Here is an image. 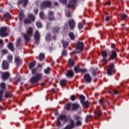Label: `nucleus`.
Segmentation results:
<instances>
[{
    "label": "nucleus",
    "instance_id": "nucleus-1",
    "mask_svg": "<svg viewBox=\"0 0 129 129\" xmlns=\"http://www.w3.org/2000/svg\"><path fill=\"white\" fill-rule=\"evenodd\" d=\"M43 78V75L41 73H37L30 79V82L35 83L38 82L39 80H41Z\"/></svg>",
    "mask_w": 129,
    "mask_h": 129
},
{
    "label": "nucleus",
    "instance_id": "nucleus-2",
    "mask_svg": "<svg viewBox=\"0 0 129 129\" xmlns=\"http://www.w3.org/2000/svg\"><path fill=\"white\" fill-rule=\"evenodd\" d=\"M27 33L28 34H24L23 37H24L26 42H29V41H30V39L31 38V35H32V34H33V28H32V27L28 28Z\"/></svg>",
    "mask_w": 129,
    "mask_h": 129
},
{
    "label": "nucleus",
    "instance_id": "nucleus-3",
    "mask_svg": "<svg viewBox=\"0 0 129 129\" xmlns=\"http://www.w3.org/2000/svg\"><path fill=\"white\" fill-rule=\"evenodd\" d=\"M83 48H84V44L83 42H78L76 45V53H81V52L83 51Z\"/></svg>",
    "mask_w": 129,
    "mask_h": 129
},
{
    "label": "nucleus",
    "instance_id": "nucleus-4",
    "mask_svg": "<svg viewBox=\"0 0 129 129\" xmlns=\"http://www.w3.org/2000/svg\"><path fill=\"white\" fill-rule=\"evenodd\" d=\"M107 73L109 76L112 75V74H114V73H115L114 64H113L112 63L109 66L107 71Z\"/></svg>",
    "mask_w": 129,
    "mask_h": 129
},
{
    "label": "nucleus",
    "instance_id": "nucleus-5",
    "mask_svg": "<svg viewBox=\"0 0 129 129\" xmlns=\"http://www.w3.org/2000/svg\"><path fill=\"white\" fill-rule=\"evenodd\" d=\"M75 119L76 120V126H80L82 125V118L80 116L76 115L75 116Z\"/></svg>",
    "mask_w": 129,
    "mask_h": 129
},
{
    "label": "nucleus",
    "instance_id": "nucleus-6",
    "mask_svg": "<svg viewBox=\"0 0 129 129\" xmlns=\"http://www.w3.org/2000/svg\"><path fill=\"white\" fill-rule=\"evenodd\" d=\"M0 36L1 37H7L8 36V28L6 27L0 29Z\"/></svg>",
    "mask_w": 129,
    "mask_h": 129
},
{
    "label": "nucleus",
    "instance_id": "nucleus-7",
    "mask_svg": "<svg viewBox=\"0 0 129 129\" xmlns=\"http://www.w3.org/2000/svg\"><path fill=\"white\" fill-rule=\"evenodd\" d=\"M50 7H51V2L50 1H45L41 3L40 9L43 10L44 9H47V8H50Z\"/></svg>",
    "mask_w": 129,
    "mask_h": 129
},
{
    "label": "nucleus",
    "instance_id": "nucleus-8",
    "mask_svg": "<svg viewBox=\"0 0 129 129\" xmlns=\"http://www.w3.org/2000/svg\"><path fill=\"white\" fill-rule=\"evenodd\" d=\"M33 21H35V16L32 14H29L28 18L24 20V24H30V23Z\"/></svg>",
    "mask_w": 129,
    "mask_h": 129
},
{
    "label": "nucleus",
    "instance_id": "nucleus-9",
    "mask_svg": "<svg viewBox=\"0 0 129 129\" xmlns=\"http://www.w3.org/2000/svg\"><path fill=\"white\" fill-rule=\"evenodd\" d=\"M6 84L5 83H2L0 84V88L2 89V90L0 91V101L2 100L3 98V94L4 93V91L6 90Z\"/></svg>",
    "mask_w": 129,
    "mask_h": 129
},
{
    "label": "nucleus",
    "instance_id": "nucleus-10",
    "mask_svg": "<svg viewBox=\"0 0 129 129\" xmlns=\"http://www.w3.org/2000/svg\"><path fill=\"white\" fill-rule=\"evenodd\" d=\"M102 56L103 57L102 61L103 63L105 64L107 63V60L106 59V58L107 57V53H106V51L104 50L101 52Z\"/></svg>",
    "mask_w": 129,
    "mask_h": 129
},
{
    "label": "nucleus",
    "instance_id": "nucleus-11",
    "mask_svg": "<svg viewBox=\"0 0 129 129\" xmlns=\"http://www.w3.org/2000/svg\"><path fill=\"white\" fill-rule=\"evenodd\" d=\"M55 19L54 17V12L53 11H49L48 13V20L49 21H53Z\"/></svg>",
    "mask_w": 129,
    "mask_h": 129
},
{
    "label": "nucleus",
    "instance_id": "nucleus-12",
    "mask_svg": "<svg viewBox=\"0 0 129 129\" xmlns=\"http://www.w3.org/2000/svg\"><path fill=\"white\" fill-rule=\"evenodd\" d=\"M68 24L70 26L71 30H73L75 28V21L73 19H71L68 21Z\"/></svg>",
    "mask_w": 129,
    "mask_h": 129
},
{
    "label": "nucleus",
    "instance_id": "nucleus-13",
    "mask_svg": "<svg viewBox=\"0 0 129 129\" xmlns=\"http://www.w3.org/2000/svg\"><path fill=\"white\" fill-rule=\"evenodd\" d=\"M77 3V0L70 1L68 4L69 8H75V7H76Z\"/></svg>",
    "mask_w": 129,
    "mask_h": 129
},
{
    "label": "nucleus",
    "instance_id": "nucleus-14",
    "mask_svg": "<svg viewBox=\"0 0 129 129\" xmlns=\"http://www.w3.org/2000/svg\"><path fill=\"white\" fill-rule=\"evenodd\" d=\"M75 73H79V72H81V73H85V72H87V70L85 69H79L77 67H75Z\"/></svg>",
    "mask_w": 129,
    "mask_h": 129
},
{
    "label": "nucleus",
    "instance_id": "nucleus-15",
    "mask_svg": "<svg viewBox=\"0 0 129 129\" xmlns=\"http://www.w3.org/2000/svg\"><path fill=\"white\" fill-rule=\"evenodd\" d=\"M58 118L60 120H63V121H64V122H67V121H68V120H69V118H70V116L66 117V115L61 114L59 116Z\"/></svg>",
    "mask_w": 129,
    "mask_h": 129
},
{
    "label": "nucleus",
    "instance_id": "nucleus-16",
    "mask_svg": "<svg viewBox=\"0 0 129 129\" xmlns=\"http://www.w3.org/2000/svg\"><path fill=\"white\" fill-rule=\"evenodd\" d=\"M85 78V80L86 81V82H88L89 83V82H91L92 81V78H91V76H90V75L88 74H86L84 76Z\"/></svg>",
    "mask_w": 129,
    "mask_h": 129
},
{
    "label": "nucleus",
    "instance_id": "nucleus-17",
    "mask_svg": "<svg viewBox=\"0 0 129 129\" xmlns=\"http://www.w3.org/2000/svg\"><path fill=\"white\" fill-rule=\"evenodd\" d=\"M2 68L3 69H4L5 70H7V69H9V63L7 60H3L2 62Z\"/></svg>",
    "mask_w": 129,
    "mask_h": 129
},
{
    "label": "nucleus",
    "instance_id": "nucleus-18",
    "mask_svg": "<svg viewBox=\"0 0 129 129\" xmlns=\"http://www.w3.org/2000/svg\"><path fill=\"white\" fill-rule=\"evenodd\" d=\"M34 39L35 40V43L38 44L39 40L40 39V33H39L38 31H36L35 34L34 35Z\"/></svg>",
    "mask_w": 129,
    "mask_h": 129
},
{
    "label": "nucleus",
    "instance_id": "nucleus-19",
    "mask_svg": "<svg viewBox=\"0 0 129 129\" xmlns=\"http://www.w3.org/2000/svg\"><path fill=\"white\" fill-rule=\"evenodd\" d=\"M116 57H117L116 53L114 51L112 50L110 54V59H111V60H114Z\"/></svg>",
    "mask_w": 129,
    "mask_h": 129
},
{
    "label": "nucleus",
    "instance_id": "nucleus-20",
    "mask_svg": "<svg viewBox=\"0 0 129 129\" xmlns=\"http://www.w3.org/2000/svg\"><path fill=\"white\" fill-rule=\"evenodd\" d=\"M101 114H102L101 110H99V109L98 108L95 112V118H98V117H99V116H100Z\"/></svg>",
    "mask_w": 129,
    "mask_h": 129
},
{
    "label": "nucleus",
    "instance_id": "nucleus-21",
    "mask_svg": "<svg viewBox=\"0 0 129 129\" xmlns=\"http://www.w3.org/2000/svg\"><path fill=\"white\" fill-rule=\"evenodd\" d=\"M10 76V73L9 72H5L2 75V79L3 80H7Z\"/></svg>",
    "mask_w": 129,
    "mask_h": 129
},
{
    "label": "nucleus",
    "instance_id": "nucleus-22",
    "mask_svg": "<svg viewBox=\"0 0 129 129\" xmlns=\"http://www.w3.org/2000/svg\"><path fill=\"white\" fill-rule=\"evenodd\" d=\"M66 76L67 77H69V78H72L74 76V73L71 70L69 71L66 74Z\"/></svg>",
    "mask_w": 129,
    "mask_h": 129
},
{
    "label": "nucleus",
    "instance_id": "nucleus-23",
    "mask_svg": "<svg viewBox=\"0 0 129 129\" xmlns=\"http://www.w3.org/2000/svg\"><path fill=\"white\" fill-rule=\"evenodd\" d=\"M79 107V104L76 103L72 104V109L73 110H76Z\"/></svg>",
    "mask_w": 129,
    "mask_h": 129
},
{
    "label": "nucleus",
    "instance_id": "nucleus-24",
    "mask_svg": "<svg viewBox=\"0 0 129 129\" xmlns=\"http://www.w3.org/2000/svg\"><path fill=\"white\" fill-rule=\"evenodd\" d=\"M22 39L21 38H18L17 39V41L16 42V46L17 47H18V48H19V47H22V44L21 42Z\"/></svg>",
    "mask_w": 129,
    "mask_h": 129
},
{
    "label": "nucleus",
    "instance_id": "nucleus-25",
    "mask_svg": "<svg viewBox=\"0 0 129 129\" xmlns=\"http://www.w3.org/2000/svg\"><path fill=\"white\" fill-rule=\"evenodd\" d=\"M19 4V5L23 4V7H25L26 5H28V0H20Z\"/></svg>",
    "mask_w": 129,
    "mask_h": 129
},
{
    "label": "nucleus",
    "instance_id": "nucleus-26",
    "mask_svg": "<svg viewBox=\"0 0 129 129\" xmlns=\"http://www.w3.org/2000/svg\"><path fill=\"white\" fill-rule=\"evenodd\" d=\"M15 61L16 62L17 65H20V64H22V60L19 57H15Z\"/></svg>",
    "mask_w": 129,
    "mask_h": 129
},
{
    "label": "nucleus",
    "instance_id": "nucleus-27",
    "mask_svg": "<svg viewBox=\"0 0 129 129\" xmlns=\"http://www.w3.org/2000/svg\"><path fill=\"white\" fill-rule=\"evenodd\" d=\"M24 11L23 10H21L20 11V14H19V19L20 21H22L23 19H24Z\"/></svg>",
    "mask_w": 129,
    "mask_h": 129
},
{
    "label": "nucleus",
    "instance_id": "nucleus-28",
    "mask_svg": "<svg viewBox=\"0 0 129 129\" xmlns=\"http://www.w3.org/2000/svg\"><path fill=\"white\" fill-rule=\"evenodd\" d=\"M11 96H12V94H11V92H10L9 91H7L5 92V97H6V98H9V97H10Z\"/></svg>",
    "mask_w": 129,
    "mask_h": 129
},
{
    "label": "nucleus",
    "instance_id": "nucleus-29",
    "mask_svg": "<svg viewBox=\"0 0 129 129\" xmlns=\"http://www.w3.org/2000/svg\"><path fill=\"white\" fill-rule=\"evenodd\" d=\"M13 57L12 55H9L7 56V60L9 63H12L13 62Z\"/></svg>",
    "mask_w": 129,
    "mask_h": 129
},
{
    "label": "nucleus",
    "instance_id": "nucleus-30",
    "mask_svg": "<svg viewBox=\"0 0 129 129\" xmlns=\"http://www.w3.org/2000/svg\"><path fill=\"white\" fill-rule=\"evenodd\" d=\"M8 48L11 50V51H14V44L12 42H10L8 44Z\"/></svg>",
    "mask_w": 129,
    "mask_h": 129
},
{
    "label": "nucleus",
    "instance_id": "nucleus-31",
    "mask_svg": "<svg viewBox=\"0 0 129 129\" xmlns=\"http://www.w3.org/2000/svg\"><path fill=\"white\" fill-rule=\"evenodd\" d=\"M83 107L85 108H88V101H86L82 102Z\"/></svg>",
    "mask_w": 129,
    "mask_h": 129
},
{
    "label": "nucleus",
    "instance_id": "nucleus-32",
    "mask_svg": "<svg viewBox=\"0 0 129 129\" xmlns=\"http://www.w3.org/2000/svg\"><path fill=\"white\" fill-rule=\"evenodd\" d=\"M69 64L70 66H73L75 64V62H74L73 59L70 58L69 60Z\"/></svg>",
    "mask_w": 129,
    "mask_h": 129
},
{
    "label": "nucleus",
    "instance_id": "nucleus-33",
    "mask_svg": "<svg viewBox=\"0 0 129 129\" xmlns=\"http://www.w3.org/2000/svg\"><path fill=\"white\" fill-rule=\"evenodd\" d=\"M63 48H67L69 45V43L67 41H64V40L61 41Z\"/></svg>",
    "mask_w": 129,
    "mask_h": 129
},
{
    "label": "nucleus",
    "instance_id": "nucleus-34",
    "mask_svg": "<svg viewBox=\"0 0 129 129\" xmlns=\"http://www.w3.org/2000/svg\"><path fill=\"white\" fill-rule=\"evenodd\" d=\"M35 66H36V61H33L29 64V67L30 69H33Z\"/></svg>",
    "mask_w": 129,
    "mask_h": 129
},
{
    "label": "nucleus",
    "instance_id": "nucleus-35",
    "mask_svg": "<svg viewBox=\"0 0 129 129\" xmlns=\"http://www.w3.org/2000/svg\"><path fill=\"white\" fill-rule=\"evenodd\" d=\"M52 32L54 34H57V33H58V32H59V27H56L53 28V29H52Z\"/></svg>",
    "mask_w": 129,
    "mask_h": 129
},
{
    "label": "nucleus",
    "instance_id": "nucleus-36",
    "mask_svg": "<svg viewBox=\"0 0 129 129\" xmlns=\"http://www.w3.org/2000/svg\"><path fill=\"white\" fill-rule=\"evenodd\" d=\"M67 83V80H62L60 81V84L61 86H64L66 83Z\"/></svg>",
    "mask_w": 129,
    "mask_h": 129
},
{
    "label": "nucleus",
    "instance_id": "nucleus-37",
    "mask_svg": "<svg viewBox=\"0 0 129 129\" xmlns=\"http://www.w3.org/2000/svg\"><path fill=\"white\" fill-rule=\"evenodd\" d=\"M39 17L41 20H44V19H45V14H44V12H41L39 14Z\"/></svg>",
    "mask_w": 129,
    "mask_h": 129
},
{
    "label": "nucleus",
    "instance_id": "nucleus-38",
    "mask_svg": "<svg viewBox=\"0 0 129 129\" xmlns=\"http://www.w3.org/2000/svg\"><path fill=\"white\" fill-rule=\"evenodd\" d=\"M45 58V55L43 53H40L39 54V60H40V61H42L43 59H44Z\"/></svg>",
    "mask_w": 129,
    "mask_h": 129
},
{
    "label": "nucleus",
    "instance_id": "nucleus-39",
    "mask_svg": "<svg viewBox=\"0 0 129 129\" xmlns=\"http://www.w3.org/2000/svg\"><path fill=\"white\" fill-rule=\"evenodd\" d=\"M79 30H82L83 29V24L81 22L79 23L78 24Z\"/></svg>",
    "mask_w": 129,
    "mask_h": 129
},
{
    "label": "nucleus",
    "instance_id": "nucleus-40",
    "mask_svg": "<svg viewBox=\"0 0 129 129\" xmlns=\"http://www.w3.org/2000/svg\"><path fill=\"white\" fill-rule=\"evenodd\" d=\"M4 18L5 19H9V18H11V15L9 13H6L4 15Z\"/></svg>",
    "mask_w": 129,
    "mask_h": 129
},
{
    "label": "nucleus",
    "instance_id": "nucleus-41",
    "mask_svg": "<svg viewBox=\"0 0 129 129\" xmlns=\"http://www.w3.org/2000/svg\"><path fill=\"white\" fill-rule=\"evenodd\" d=\"M72 105V103L68 104L66 106V109H67V110H70V107H71Z\"/></svg>",
    "mask_w": 129,
    "mask_h": 129
},
{
    "label": "nucleus",
    "instance_id": "nucleus-42",
    "mask_svg": "<svg viewBox=\"0 0 129 129\" xmlns=\"http://www.w3.org/2000/svg\"><path fill=\"white\" fill-rule=\"evenodd\" d=\"M80 99L81 100V102L82 103V102H84V100L85 99V97H84V96H83V95H80Z\"/></svg>",
    "mask_w": 129,
    "mask_h": 129
},
{
    "label": "nucleus",
    "instance_id": "nucleus-43",
    "mask_svg": "<svg viewBox=\"0 0 129 129\" xmlns=\"http://www.w3.org/2000/svg\"><path fill=\"white\" fill-rule=\"evenodd\" d=\"M69 37L71 40H74V34L73 33H69Z\"/></svg>",
    "mask_w": 129,
    "mask_h": 129
},
{
    "label": "nucleus",
    "instance_id": "nucleus-44",
    "mask_svg": "<svg viewBox=\"0 0 129 129\" xmlns=\"http://www.w3.org/2000/svg\"><path fill=\"white\" fill-rule=\"evenodd\" d=\"M121 19H122V20H125V19H126V18H127V15H126V14H123L121 15Z\"/></svg>",
    "mask_w": 129,
    "mask_h": 129
},
{
    "label": "nucleus",
    "instance_id": "nucleus-45",
    "mask_svg": "<svg viewBox=\"0 0 129 129\" xmlns=\"http://www.w3.org/2000/svg\"><path fill=\"white\" fill-rule=\"evenodd\" d=\"M44 71L45 74H48L49 72H50V68H47L44 70Z\"/></svg>",
    "mask_w": 129,
    "mask_h": 129
},
{
    "label": "nucleus",
    "instance_id": "nucleus-46",
    "mask_svg": "<svg viewBox=\"0 0 129 129\" xmlns=\"http://www.w3.org/2000/svg\"><path fill=\"white\" fill-rule=\"evenodd\" d=\"M90 118H91V116L89 115H87L86 117V120H85L86 122H87L88 120H90Z\"/></svg>",
    "mask_w": 129,
    "mask_h": 129
},
{
    "label": "nucleus",
    "instance_id": "nucleus-47",
    "mask_svg": "<svg viewBox=\"0 0 129 129\" xmlns=\"http://www.w3.org/2000/svg\"><path fill=\"white\" fill-rule=\"evenodd\" d=\"M36 26L38 28H42V24L40 22H36Z\"/></svg>",
    "mask_w": 129,
    "mask_h": 129
},
{
    "label": "nucleus",
    "instance_id": "nucleus-48",
    "mask_svg": "<svg viewBox=\"0 0 129 129\" xmlns=\"http://www.w3.org/2000/svg\"><path fill=\"white\" fill-rule=\"evenodd\" d=\"M92 75H94V76L96 75V71H97V69L94 70V69H92Z\"/></svg>",
    "mask_w": 129,
    "mask_h": 129
},
{
    "label": "nucleus",
    "instance_id": "nucleus-49",
    "mask_svg": "<svg viewBox=\"0 0 129 129\" xmlns=\"http://www.w3.org/2000/svg\"><path fill=\"white\" fill-rule=\"evenodd\" d=\"M76 99V96H75V95H73L71 96V100L74 101V100H75Z\"/></svg>",
    "mask_w": 129,
    "mask_h": 129
},
{
    "label": "nucleus",
    "instance_id": "nucleus-50",
    "mask_svg": "<svg viewBox=\"0 0 129 129\" xmlns=\"http://www.w3.org/2000/svg\"><path fill=\"white\" fill-rule=\"evenodd\" d=\"M59 2H61L63 5H66L67 4V0H59Z\"/></svg>",
    "mask_w": 129,
    "mask_h": 129
},
{
    "label": "nucleus",
    "instance_id": "nucleus-51",
    "mask_svg": "<svg viewBox=\"0 0 129 129\" xmlns=\"http://www.w3.org/2000/svg\"><path fill=\"white\" fill-rule=\"evenodd\" d=\"M4 46V40L0 39V48H2Z\"/></svg>",
    "mask_w": 129,
    "mask_h": 129
},
{
    "label": "nucleus",
    "instance_id": "nucleus-52",
    "mask_svg": "<svg viewBox=\"0 0 129 129\" xmlns=\"http://www.w3.org/2000/svg\"><path fill=\"white\" fill-rule=\"evenodd\" d=\"M50 39H51V37H50V34H47L46 37V40H47V41H50Z\"/></svg>",
    "mask_w": 129,
    "mask_h": 129
},
{
    "label": "nucleus",
    "instance_id": "nucleus-53",
    "mask_svg": "<svg viewBox=\"0 0 129 129\" xmlns=\"http://www.w3.org/2000/svg\"><path fill=\"white\" fill-rule=\"evenodd\" d=\"M62 56H66V55H67V51H66V50H63L62 52Z\"/></svg>",
    "mask_w": 129,
    "mask_h": 129
},
{
    "label": "nucleus",
    "instance_id": "nucleus-54",
    "mask_svg": "<svg viewBox=\"0 0 129 129\" xmlns=\"http://www.w3.org/2000/svg\"><path fill=\"white\" fill-rule=\"evenodd\" d=\"M37 72V70L36 69L32 70V74H35Z\"/></svg>",
    "mask_w": 129,
    "mask_h": 129
},
{
    "label": "nucleus",
    "instance_id": "nucleus-55",
    "mask_svg": "<svg viewBox=\"0 0 129 129\" xmlns=\"http://www.w3.org/2000/svg\"><path fill=\"white\" fill-rule=\"evenodd\" d=\"M66 15L67 17H71V14H70V12H69L68 11L66 12Z\"/></svg>",
    "mask_w": 129,
    "mask_h": 129
},
{
    "label": "nucleus",
    "instance_id": "nucleus-56",
    "mask_svg": "<svg viewBox=\"0 0 129 129\" xmlns=\"http://www.w3.org/2000/svg\"><path fill=\"white\" fill-rule=\"evenodd\" d=\"M60 124H61V122H60V119L59 118H57V125L60 126Z\"/></svg>",
    "mask_w": 129,
    "mask_h": 129
},
{
    "label": "nucleus",
    "instance_id": "nucleus-57",
    "mask_svg": "<svg viewBox=\"0 0 129 129\" xmlns=\"http://www.w3.org/2000/svg\"><path fill=\"white\" fill-rule=\"evenodd\" d=\"M100 103H103L104 102V99H100L99 100Z\"/></svg>",
    "mask_w": 129,
    "mask_h": 129
},
{
    "label": "nucleus",
    "instance_id": "nucleus-58",
    "mask_svg": "<svg viewBox=\"0 0 129 129\" xmlns=\"http://www.w3.org/2000/svg\"><path fill=\"white\" fill-rule=\"evenodd\" d=\"M105 20L106 22H107L108 21H109V17L108 15L106 16Z\"/></svg>",
    "mask_w": 129,
    "mask_h": 129
},
{
    "label": "nucleus",
    "instance_id": "nucleus-59",
    "mask_svg": "<svg viewBox=\"0 0 129 129\" xmlns=\"http://www.w3.org/2000/svg\"><path fill=\"white\" fill-rule=\"evenodd\" d=\"M8 51H7V50L4 49L2 50V52L3 53V54H6V53H7Z\"/></svg>",
    "mask_w": 129,
    "mask_h": 129
},
{
    "label": "nucleus",
    "instance_id": "nucleus-60",
    "mask_svg": "<svg viewBox=\"0 0 129 129\" xmlns=\"http://www.w3.org/2000/svg\"><path fill=\"white\" fill-rule=\"evenodd\" d=\"M113 94H118V92L116 90H114L113 92Z\"/></svg>",
    "mask_w": 129,
    "mask_h": 129
},
{
    "label": "nucleus",
    "instance_id": "nucleus-61",
    "mask_svg": "<svg viewBox=\"0 0 129 129\" xmlns=\"http://www.w3.org/2000/svg\"><path fill=\"white\" fill-rule=\"evenodd\" d=\"M34 13L35 14H37L38 13V9H35L34 10Z\"/></svg>",
    "mask_w": 129,
    "mask_h": 129
},
{
    "label": "nucleus",
    "instance_id": "nucleus-62",
    "mask_svg": "<svg viewBox=\"0 0 129 129\" xmlns=\"http://www.w3.org/2000/svg\"><path fill=\"white\" fill-rule=\"evenodd\" d=\"M37 67H39V68H42V64H38V66H37Z\"/></svg>",
    "mask_w": 129,
    "mask_h": 129
},
{
    "label": "nucleus",
    "instance_id": "nucleus-63",
    "mask_svg": "<svg viewBox=\"0 0 129 129\" xmlns=\"http://www.w3.org/2000/svg\"><path fill=\"white\" fill-rule=\"evenodd\" d=\"M20 79H17V80L16 81V83H18V82H20Z\"/></svg>",
    "mask_w": 129,
    "mask_h": 129
},
{
    "label": "nucleus",
    "instance_id": "nucleus-64",
    "mask_svg": "<svg viewBox=\"0 0 129 129\" xmlns=\"http://www.w3.org/2000/svg\"><path fill=\"white\" fill-rule=\"evenodd\" d=\"M111 46H112V48H114V44H112Z\"/></svg>",
    "mask_w": 129,
    "mask_h": 129
}]
</instances>
